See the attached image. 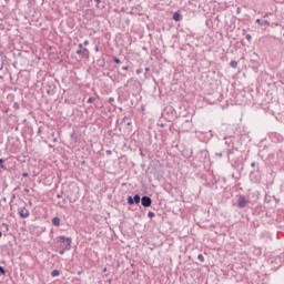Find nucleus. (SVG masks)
<instances>
[{
	"label": "nucleus",
	"instance_id": "obj_1",
	"mask_svg": "<svg viewBox=\"0 0 284 284\" xmlns=\"http://www.w3.org/2000/svg\"><path fill=\"white\" fill-rule=\"evenodd\" d=\"M55 243L58 245L57 250L59 251V254H61L62 256L63 254H65V252L72 248V239L70 237L58 236L55 239Z\"/></svg>",
	"mask_w": 284,
	"mask_h": 284
},
{
	"label": "nucleus",
	"instance_id": "obj_2",
	"mask_svg": "<svg viewBox=\"0 0 284 284\" xmlns=\"http://www.w3.org/2000/svg\"><path fill=\"white\" fill-rule=\"evenodd\" d=\"M141 203L143 207H150V205H152V199L150 196L144 195L141 199Z\"/></svg>",
	"mask_w": 284,
	"mask_h": 284
},
{
	"label": "nucleus",
	"instance_id": "obj_3",
	"mask_svg": "<svg viewBox=\"0 0 284 284\" xmlns=\"http://www.w3.org/2000/svg\"><path fill=\"white\" fill-rule=\"evenodd\" d=\"M19 214H20L21 219H28L30 216V211H28V209H26V207H20Z\"/></svg>",
	"mask_w": 284,
	"mask_h": 284
},
{
	"label": "nucleus",
	"instance_id": "obj_4",
	"mask_svg": "<svg viewBox=\"0 0 284 284\" xmlns=\"http://www.w3.org/2000/svg\"><path fill=\"white\" fill-rule=\"evenodd\" d=\"M239 207H246L247 205V199L245 196L241 195L237 200Z\"/></svg>",
	"mask_w": 284,
	"mask_h": 284
},
{
	"label": "nucleus",
	"instance_id": "obj_5",
	"mask_svg": "<svg viewBox=\"0 0 284 284\" xmlns=\"http://www.w3.org/2000/svg\"><path fill=\"white\" fill-rule=\"evenodd\" d=\"M52 225H54L55 227H59V225H61V219L53 217L52 219Z\"/></svg>",
	"mask_w": 284,
	"mask_h": 284
},
{
	"label": "nucleus",
	"instance_id": "obj_6",
	"mask_svg": "<svg viewBox=\"0 0 284 284\" xmlns=\"http://www.w3.org/2000/svg\"><path fill=\"white\" fill-rule=\"evenodd\" d=\"M173 19H174V21H181V19H183V17H181L179 12H175L173 14Z\"/></svg>",
	"mask_w": 284,
	"mask_h": 284
},
{
	"label": "nucleus",
	"instance_id": "obj_7",
	"mask_svg": "<svg viewBox=\"0 0 284 284\" xmlns=\"http://www.w3.org/2000/svg\"><path fill=\"white\" fill-rule=\"evenodd\" d=\"M133 203H141V195L139 194L134 195Z\"/></svg>",
	"mask_w": 284,
	"mask_h": 284
},
{
	"label": "nucleus",
	"instance_id": "obj_8",
	"mask_svg": "<svg viewBox=\"0 0 284 284\" xmlns=\"http://www.w3.org/2000/svg\"><path fill=\"white\" fill-rule=\"evenodd\" d=\"M85 52H88V49H79L77 54H84Z\"/></svg>",
	"mask_w": 284,
	"mask_h": 284
},
{
	"label": "nucleus",
	"instance_id": "obj_9",
	"mask_svg": "<svg viewBox=\"0 0 284 284\" xmlns=\"http://www.w3.org/2000/svg\"><path fill=\"white\" fill-rule=\"evenodd\" d=\"M128 203H129V205H132L134 203V197L129 196L128 197Z\"/></svg>",
	"mask_w": 284,
	"mask_h": 284
},
{
	"label": "nucleus",
	"instance_id": "obj_10",
	"mask_svg": "<svg viewBox=\"0 0 284 284\" xmlns=\"http://www.w3.org/2000/svg\"><path fill=\"white\" fill-rule=\"evenodd\" d=\"M51 276H59V271L58 270H53L52 272H51Z\"/></svg>",
	"mask_w": 284,
	"mask_h": 284
},
{
	"label": "nucleus",
	"instance_id": "obj_11",
	"mask_svg": "<svg viewBox=\"0 0 284 284\" xmlns=\"http://www.w3.org/2000/svg\"><path fill=\"white\" fill-rule=\"evenodd\" d=\"M237 65H239V63L236 61L231 62V68H236Z\"/></svg>",
	"mask_w": 284,
	"mask_h": 284
},
{
	"label": "nucleus",
	"instance_id": "obj_12",
	"mask_svg": "<svg viewBox=\"0 0 284 284\" xmlns=\"http://www.w3.org/2000/svg\"><path fill=\"white\" fill-rule=\"evenodd\" d=\"M94 101H97V98H89L88 99V103H94Z\"/></svg>",
	"mask_w": 284,
	"mask_h": 284
},
{
	"label": "nucleus",
	"instance_id": "obj_13",
	"mask_svg": "<svg viewBox=\"0 0 284 284\" xmlns=\"http://www.w3.org/2000/svg\"><path fill=\"white\" fill-rule=\"evenodd\" d=\"M148 216H149V219H154V212L150 211V212L148 213Z\"/></svg>",
	"mask_w": 284,
	"mask_h": 284
},
{
	"label": "nucleus",
	"instance_id": "obj_14",
	"mask_svg": "<svg viewBox=\"0 0 284 284\" xmlns=\"http://www.w3.org/2000/svg\"><path fill=\"white\" fill-rule=\"evenodd\" d=\"M197 258H199V261H201V263H203V261H205V257H203L202 254L197 255Z\"/></svg>",
	"mask_w": 284,
	"mask_h": 284
},
{
	"label": "nucleus",
	"instance_id": "obj_15",
	"mask_svg": "<svg viewBox=\"0 0 284 284\" xmlns=\"http://www.w3.org/2000/svg\"><path fill=\"white\" fill-rule=\"evenodd\" d=\"M0 168H1L2 170H6V166L3 165V159H0Z\"/></svg>",
	"mask_w": 284,
	"mask_h": 284
},
{
	"label": "nucleus",
	"instance_id": "obj_16",
	"mask_svg": "<svg viewBox=\"0 0 284 284\" xmlns=\"http://www.w3.org/2000/svg\"><path fill=\"white\" fill-rule=\"evenodd\" d=\"M261 26H270V21L264 20V21L261 23Z\"/></svg>",
	"mask_w": 284,
	"mask_h": 284
},
{
	"label": "nucleus",
	"instance_id": "obj_17",
	"mask_svg": "<svg viewBox=\"0 0 284 284\" xmlns=\"http://www.w3.org/2000/svg\"><path fill=\"white\" fill-rule=\"evenodd\" d=\"M246 40L247 41H252V36L251 34H246Z\"/></svg>",
	"mask_w": 284,
	"mask_h": 284
},
{
	"label": "nucleus",
	"instance_id": "obj_18",
	"mask_svg": "<svg viewBox=\"0 0 284 284\" xmlns=\"http://www.w3.org/2000/svg\"><path fill=\"white\" fill-rule=\"evenodd\" d=\"M0 273L6 274V270L2 266H0Z\"/></svg>",
	"mask_w": 284,
	"mask_h": 284
},
{
	"label": "nucleus",
	"instance_id": "obj_19",
	"mask_svg": "<svg viewBox=\"0 0 284 284\" xmlns=\"http://www.w3.org/2000/svg\"><path fill=\"white\" fill-rule=\"evenodd\" d=\"M114 63H121V60L119 58H115Z\"/></svg>",
	"mask_w": 284,
	"mask_h": 284
},
{
	"label": "nucleus",
	"instance_id": "obj_20",
	"mask_svg": "<svg viewBox=\"0 0 284 284\" xmlns=\"http://www.w3.org/2000/svg\"><path fill=\"white\" fill-rule=\"evenodd\" d=\"M83 45H90V41L85 40V41L83 42Z\"/></svg>",
	"mask_w": 284,
	"mask_h": 284
},
{
	"label": "nucleus",
	"instance_id": "obj_21",
	"mask_svg": "<svg viewBox=\"0 0 284 284\" xmlns=\"http://www.w3.org/2000/svg\"><path fill=\"white\" fill-rule=\"evenodd\" d=\"M109 103H114V98H110Z\"/></svg>",
	"mask_w": 284,
	"mask_h": 284
},
{
	"label": "nucleus",
	"instance_id": "obj_22",
	"mask_svg": "<svg viewBox=\"0 0 284 284\" xmlns=\"http://www.w3.org/2000/svg\"><path fill=\"white\" fill-rule=\"evenodd\" d=\"M97 8H99V3H101V0H95Z\"/></svg>",
	"mask_w": 284,
	"mask_h": 284
},
{
	"label": "nucleus",
	"instance_id": "obj_23",
	"mask_svg": "<svg viewBox=\"0 0 284 284\" xmlns=\"http://www.w3.org/2000/svg\"><path fill=\"white\" fill-rule=\"evenodd\" d=\"M256 23H258L261 26V23H263V22L261 21V19H257Z\"/></svg>",
	"mask_w": 284,
	"mask_h": 284
},
{
	"label": "nucleus",
	"instance_id": "obj_24",
	"mask_svg": "<svg viewBox=\"0 0 284 284\" xmlns=\"http://www.w3.org/2000/svg\"><path fill=\"white\" fill-rule=\"evenodd\" d=\"M79 48H80V50H84L83 44H81V43L79 44Z\"/></svg>",
	"mask_w": 284,
	"mask_h": 284
},
{
	"label": "nucleus",
	"instance_id": "obj_25",
	"mask_svg": "<svg viewBox=\"0 0 284 284\" xmlns=\"http://www.w3.org/2000/svg\"><path fill=\"white\" fill-rule=\"evenodd\" d=\"M251 165H252V168H255V166H256V163H255V162H253Z\"/></svg>",
	"mask_w": 284,
	"mask_h": 284
},
{
	"label": "nucleus",
	"instance_id": "obj_26",
	"mask_svg": "<svg viewBox=\"0 0 284 284\" xmlns=\"http://www.w3.org/2000/svg\"><path fill=\"white\" fill-rule=\"evenodd\" d=\"M217 156H223V153H217Z\"/></svg>",
	"mask_w": 284,
	"mask_h": 284
},
{
	"label": "nucleus",
	"instance_id": "obj_27",
	"mask_svg": "<svg viewBox=\"0 0 284 284\" xmlns=\"http://www.w3.org/2000/svg\"><path fill=\"white\" fill-rule=\"evenodd\" d=\"M3 236V233L0 231V239Z\"/></svg>",
	"mask_w": 284,
	"mask_h": 284
},
{
	"label": "nucleus",
	"instance_id": "obj_28",
	"mask_svg": "<svg viewBox=\"0 0 284 284\" xmlns=\"http://www.w3.org/2000/svg\"><path fill=\"white\" fill-rule=\"evenodd\" d=\"M95 52H99V47L95 48Z\"/></svg>",
	"mask_w": 284,
	"mask_h": 284
},
{
	"label": "nucleus",
	"instance_id": "obj_29",
	"mask_svg": "<svg viewBox=\"0 0 284 284\" xmlns=\"http://www.w3.org/2000/svg\"><path fill=\"white\" fill-rule=\"evenodd\" d=\"M103 272H108V268H106V267H104V268H103Z\"/></svg>",
	"mask_w": 284,
	"mask_h": 284
},
{
	"label": "nucleus",
	"instance_id": "obj_30",
	"mask_svg": "<svg viewBox=\"0 0 284 284\" xmlns=\"http://www.w3.org/2000/svg\"><path fill=\"white\" fill-rule=\"evenodd\" d=\"M126 125H132V123H131V122H128Z\"/></svg>",
	"mask_w": 284,
	"mask_h": 284
},
{
	"label": "nucleus",
	"instance_id": "obj_31",
	"mask_svg": "<svg viewBox=\"0 0 284 284\" xmlns=\"http://www.w3.org/2000/svg\"><path fill=\"white\" fill-rule=\"evenodd\" d=\"M24 192H30V190L26 189Z\"/></svg>",
	"mask_w": 284,
	"mask_h": 284
},
{
	"label": "nucleus",
	"instance_id": "obj_32",
	"mask_svg": "<svg viewBox=\"0 0 284 284\" xmlns=\"http://www.w3.org/2000/svg\"><path fill=\"white\" fill-rule=\"evenodd\" d=\"M23 176H28V173H24Z\"/></svg>",
	"mask_w": 284,
	"mask_h": 284
}]
</instances>
